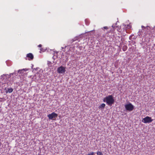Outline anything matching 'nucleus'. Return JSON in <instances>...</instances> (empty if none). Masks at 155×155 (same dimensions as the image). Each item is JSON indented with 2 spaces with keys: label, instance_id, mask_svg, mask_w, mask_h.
<instances>
[{
  "label": "nucleus",
  "instance_id": "f257e3e1",
  "mask_svg": "<svg viewBox=\"0 0 155 155\" xmlns=\"http://www.w3.org/2000/svg\"><path fill=\"white\" fill-rule=\"evenodd\" d=\"M130 27L128 25H126L124 24H122L121 25L117 26H116L114 25H113L112 26V29H111L110 31L109 32L108 34H107V37H109V38H112V39L115 38H116L117 37L115 34V32L113 31H115L116 30L117 31H118L120 33H118L119 34H121L122 35L120 36H118V37L120 38V37L121 38V39H122L123 38L122 37V36L125 35H126V28L127 27Z\"/></svg>",
  "mask_w": 155,
  "mask_h": 155
},
{
  "label": "nucleus",
  "instance_id": "f03ea898",
  "mask_svg": "<svg viewBox=\"0 0 155 155\" xmlns=\"http://www.w3.org/2000/svg\"><path fill=\"white\" fill-rule=\"evenodd\" d=\"M141 27L142 28H143V30L144 31L143 35V37L150 39L155 37V27L151 29L149 26H147L146 27H145L143 25Z\"/></svg>",
  "mask_w": 155,
  "mask_h": 155
},
{
  "label": "nucleus",
  "instance_id": "7ed1b4c3",
  "mask_svg": "<svg viewBox=\"0 0 155 155\" xmlns=\"http://www.w3.org/2000/svg\"><path fill=\"white\" fill-rule=\"evenodd\" d=\"M113 95H109L105 97L103 100L104 102H106L107 104L110 106H111L115 102L114 99L113 98Z\"/></svg>",
  "mask_w": 155,
  "mask_h": 155
},
{
  "label": "nucleus",
  "instance_id": "20e7f679",
  "mask_svg": "<svg viewBox=\"0 0 155 155\" xmlns=\"http://www.w3.org/2000/svg\"><path fill=\"white\" fill-rule=\"evenodd\" d=\"M124 107L127 111H131L133 110L134 109V106L130 103L125 104L124 105Z\"/></svg>",
  "mask_w": 155,
  "mask_h": 155
},
{
  "label": "nucleus",
  "instance_id": "39448f33",
  "mask_svg": "<svg viewBox=\"0 0 155 155\" xmlns=\"http://www.w3.org/2000/svg\"><path fill=\"white\" fill-rule=\"evenodd\" d=\"M18 74V72H17V71H15L14 72H13V73H10L9 75H8L7 74L6 75L3 74V75L8 76V78L11 77V76H13L12 77V78H11V80L12 81V82H13L14 81V79L15 80L16 78V77L17 76Z\"/></svg>",
  "mask_w": 155,
  "mask_h": 155
},
{
  "label": "nucleus",
  "instance_id": "423d86ee",
  "mask_svg": "<svg viewBox=\"0 0 155 155\" xmlns=\"http://www.w3.org/2000/svg\"><path fill=\"white\" fill-rule=\"evenodd\" d=\"M153 120L151 117L148 116H147L143 118L142 121L144 123H150Z\"/></svg>",
  "mask_w": 155,
  "mask_h": 155
},
{
  "label": "nucleus",
  "instance_id": "0eeeda50",
  "mask_svg": "<svg viewBox=\"0 0 155 155\" xmlns=\"http://www.w3.org/2000/svg\"><path fill=\"white\" fill-rule=\"evenodd\" d=\"M66 71L65 68L61 66L58 68L57 72L59 74H64Z\"/></svg>",
  "mask_w": 155,
  "mask_h": 155
},
{
  "label": "nucleus",
  "instance_id": "6e6552de",
  "mask_svg": "<svg viewBox=\"0 0 155 155\" xmlns=\"http://www.w3.org/2000/svg\"><path fill=\"white\" fill-rule=\"evenodd\" d=\"M58 116V114L54 112H53L51 114H49L47 116L49 120H53L54 118Z\"/></svg>",
  "mask_w": 155,
  "mask_h": 155
},
{
  "label": "nucleus",
  "instance_id": "1a4fd4ad",
  "mask_svg": "<svg viewBox=\"0 0 155 155\" xmlns=\"http://www.w3.org/2000/svg\"><path fill=\"white\" fill-rule=\"evenodd\" d=\"M34 58V56L33 54L31 53L28 54L26 55V57L25 58L26 60L28 59V60H32Z\"/></svg>",
  "mask_w": 155,
  "mask_h": 155
},
{
  "label": "nucleus",
  "instance_id": "9d476101",
  "mask_svg": "<svg viewBox=\"0 0 155 155\" xmlns=\"http://www.w3.org/2000/svg\"><path fill=\"white\" fill-rule=\"evenodd\" d=\"M5 92L7 93H11L13 91V89L12 88H5Z\"/></svg>",
  "mask_w": 155,
  "mask_h": 155
},
{
  "label": "nucleus",
  "instance_id": "9b49d317",
  "mask_svg": "<svg viewBox=\"0 0 155 155\" xmlns=\"http://www.w3.org/2000/svg\"><path fill=\"white\" fill-rule=\"evenodd\" d=\"M28 70V69L26 68L19 69L18 71V73H19L20 74H22L24 73V72L27 71Z\"/></svg>",
  "mask_w": 155,
  "mask_h": 155
},
{
  "label": "nucleus",
  "instance_id": "f8f14e48",
  "mask_svg": "<svg viewBox=\"0 0 155 155\" xmlns=\"http://www.w3.org/2000/svg\"><path fill=\"white\" fill-rule=\"evenodd\" d=\"M105 106V104L103 103L99 106V109H104V108Z\"/></svg>",
  "mask_w": 155,
  "mask_h": 155
},
{
  "label": "nucleus",
  "instance_id": "ddd939ff",
  "mask_svg": "<svg viewBox=\"0 0 155 155\" xmlns=\"http://www.w3.org/2000/svg\"><path fill=\"white\" fill-rule=\"evenodd\" d=\"M127 49V47L126 45L124 46L122 48V50L124 51H125Z\"/></svg>",
  "mask_w": 155,
  "mask_h": 155
},
{
  "label": "nucleus",
  "instance_id": "4468645a",
  "mask_svg": "<svg viewBox=\"0 0 155 155\" xmlns=\"http://www.w3.org/2000/svg\"><path fill=\"white\" fill-rule=\"evenodd\" d=\"M52 63L50 61H48V64L49 67L51 66Z\"/></svg>",
  "mask_w": 155,
  "mask_h": 155
},
{
  "label": "nucleus",
  "instance_id": "2eb2a0df",
  "mask_svg": "<svg viewBox=\"0 0 155 155\" xmlns=\"http://www.w3.org/2000/svg\"><path fill=\"white\" fill-rule=\"evenodd\" d=\"M46 49H44V48H40V50L41 51L43 52H45L46 50Z\"/></svg>",
  "mask_w": 155,
  "mask_h": 155
},
{
  "label": "nucleus",
  "instance_id": "dca6fc26",
  "mask_svg": "<svg viewBox=\"0 0 155 155\" xmlns=\"http://www.w3.org/2000/svg\"><path fill=\"white\" fill-rule=\"evenodd\" d=\"M135 36L134 35H131L129 37V39H135Z\"/></svg>",
  "mask_w": 155,
  "mask_h": 155
},
{
  "label": "nucleus",
  "instance_id": "f3484780",
  "mask_svg": "<svg viewBox=\"0 0 155 155\" xmlns=\"http://www.w3.org/2000/svg\"><path fill=\"white\" fill-rule=\"evenodd\" d=\"M97 155H103V153L100 151H97Z\"/></svg>",
  "mask_w": 155,
  "mask_h": 155
},
{
  "label": "nucleus",
  "instance_id": "a211bd4d",
  "mask_svg": "<svg viewBox=\"0 0 155 155\" xmlns=\"http://www.w3.org/2000/svg\"><path fill=\"white\" fill-rule=\"evenodd\" d=\"M94 153H95L94 152H92L91 153H88V155H95Z\"/></svg>",
  "mask_w": 155,
  "mask_h": 155
},
{
  "label": "nucleus",
  "instance_id": "6ab92c4d",
  "mask_svg": "<svg viewBox=\"0 0 155 155\" xmlns=\"http://www.w3.org/2000/svg\"><path fill=\"white\" fill-rule=\"evenodd\" d=\"M75 40H74V39H72L71 40L70 42L71 43V44Z\"/></svg>",
  "mask_w": 155,
  "mask_h": 155
},
{
  "label": "nucleus",
  "instance_id": "aec40b11",
  "mask_svg": "<svg viewBox=\"0 0 155 155\" xmlns=\"http://www.w3.org/2000/svg\"><path fill=\"white\" fill-rule=\"evenodd\" d=\"M103 28L104 29H108V28L107 26H105L103 27Z\"/></svg>",
  "mask_w": 155,
  "mask_h": 155
},
{
  "label": "nucleus",
  "instance_id": "412c9836",
  "mask_svg": "<svg viewBox=\"0 0 155 155\" xmlns=\"http://www.w3.org/2000/svg\"><path fill=\"white\" fill-rule=\"evenodd\" d=\"M42 47V45L41 44L39 45H38V47L39 48H41Z\"/></svg>",
  "mask_w": 155,
  "mask_h": 155
},
{
  "label": "nucleus",
  "instance_id": "4be33fe9",
  "mask_svg": "<svg viewBox=\"0 0 155 155\" xmlns=\"http://www.w3.org/2000/svg\"><path fill=\"white\" fill-rule=\"evenodd\" d=\"M65 57H67V58H66V60H65V61H68V56H67V55H66Z\"/></svg>",
  "mask_w": 155,
  "mask_h": 155
},
{
  "label": "nucleus",
  "instance_id": "5701e85b",
  "mask_svg": "<svg viewBox=\"0 0 155 155\" xmlns=\"http://www.w3.org/2000/svg\"><path fill=\"white\" fill-rule=\"evenodd\" d=\"M66 47H67L66 46H65V48H63V47H62V49H65V48ZM63 51H65V50H63Z\"/></svg>",
  "mask_w": 155,
  "mask_h": 155
},
{
  "label": "nucleus",
  "instance_id": "b1692460",
  "mask_svg": "<svg viewBox=\"0 0 155 155\" xmlns=\"http://www.w3.org/2000/svg\"><path fill=\"white\" fill-rule=\"evenodd\" d=\"M146 39H142V42L143 43L145 41Z\"/></svg>",
  "mask_w": 155,
  "mask_h": 155
},
{
  "label": "nucleus",
  "instance_id": "393cba45",
  "mask_svg": "<svg viewBox=\"0 0 155 155\" xmlns=\"http://www.w3.org/2000/svg\"><path fill=\"white\" fill-rule=\"evenodd\" d=\"M38 68H34V70H35V71H37Z\"/></svg>",
  "mask_w": 155,
  "mask_h": 155
},
{
  "label": "nucleus",
  "instance_id": "a878e982",
  "mask_svg": "<svg viewBox=\"0 0 155 155\" xmlns=\"http://www.w3.org/2000/svg\"><path fill=\"white\" fill-rule=\"evenodd\" d=\"M103 38H104V37H104V36L103 35Z\"/></svg>",
  "mask_w": 155,
  "mask_h": 155
}]
</instances>
